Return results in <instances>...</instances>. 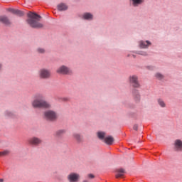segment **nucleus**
<instances>
[{
  "instance_id": "obj_6",
  "label": "nucleus",
  "mask_w": 182,
  "mask_h": 182,
  "mask_svg": "<svg viewBox=\"0 0 182 182\" xmlns=\"http://www.w3.org/2000/svg\"><path fill=\"white\" fill-rule=\"evenodd\" d=\"M129 85L132 87H133L132 92H136L137 90V76L136 75H131L129 77Z\"/></svg>"
},
{
  "instance_id": "obj_27",
  "label": "nucleus",
  "mask_w": 182,
  "mask_h": 182,
  "mask_svg": "<svg viewBox=\"0 0 182 182\" xmlns=\"http://www.w3.org/2000/svg\"><path fill=\"white\" fill-rule=\"evenodd\" d=\"M138 54H139L141 55H144V56H146L147 55V53H146V52L139 53Z\"/></svg>"
},
{
  "instance_id": "obj_11",
  "label": "nucleus",
  "mask_w": 182,
  "mask_h": 182,
  "mask_svg": "<svg viewBox=\"0 0 182 182\" xmlns=\"http://www.w3.org/2000/svg\"><path fill=\"white\" fill-rule=\"evenodd\" d=\"M116 173H117L115 175L116 178H120V177H123V176L126 174V170H124V168H119L116 170Z\"/></svg>"
},
{
  "instance_id": "obj_16",
  "label": "nucleus",
  "mask_w": 182,
  "mask_h": 182,
  "mask_svg": "<svg viewBox=\"0 0 182 182\" xmlns=\"http://www.w3.org/2000/svg\"><path fill=\"white\" fill-rule=\"evenodd\" d=\"M59 11H66L68 9V6L63 3H61L57 6Z\"/></svg>"
},
{
  "instance_id": "obj_9",
  "label": "nucleus",
  "mask_w": 182,
  "mask_h": 182,
  "mask_svg": "<svg viewBox=\"0 0 182 182\" xmlns=\"http://www.w3.org/2000/svg\"><path fill=\"white\" fill-rule=\"evenodd\" d=\"M0 22L4 25H6V26L12 24V22H11V20L6 16H0Z\"/></svg>"
},
{
  "instance_id": "obj_26",
  "label": "nucleus",
  "mask_w": 182,
  "mask_h": 182,
  "mask_svg": "<svg viewBox=\"0 0 182 182\" xmlns=\"http://www.w3.org/2000/svg\"><path fill=\"white\" fill-rule=\"evenodd\" d=\"M144 2V0H137V4H141Z\"/></svg>"
},
{
  "instance_id": "obj_1",
  "label": "nucleus",
  "mask_w": 182,
  "mask_h": 182,
  "mask_svg": "<svg viewBox=\"0 0 182 182\" xmlns=\"http://www.w3.org/2000/svg\"><path fill=\"white\" fill-rule=\"evenodd\" d=\"M33 109H50V104L45 100V96L42 94H37L31 102Z\"/></svg>"
},
{
  "instance_id": "obj_10",
  "label": "nucleus",
  "mask_w": 182,
  "mask_h": 182,
  "mask_svg": "<svg viewBox=\"0 0 182 182\" xmlns=\"http://www.w3.org/2000/svg\"><path fill=\"white\" fill-rule=\"evenodd\" d=\"M79 178L80 176L77 173H71L68 176V179L70 182H77L79 181Z\"/></svg>"
},
{
  "instance_id": "obj_30",
  "label": "nucleus",
  "mask_w": 182,
  "mask_h": 182,
  "mask_svg": "<svg viewBox=\"0 0 182 182\" xmlns=\"http://www.w3.org/2000/svg\"><path fill=\"white\" fill-rule=\"evenodd\" d=\"M134 130H137V127L136 126H134Z\"/></svg>"
},
{
  "instance_id": "obj_15",
  "label": "nucleus",
  "mask_w": 182,
  "mask_h": 182,
  "mask_svg": "<svg viewBox=\"0 0 182 182\" xmlns=\"http://www.w3.org/2000/svg\"><path fill=\"white\" fill-rule=\"evenodd\" d=\"M105 142L106 144L112 145L113 144V141H114V139H113V136H107L105 138Z\"/></svg>"
},
{
  "instance_id": "obj_25",
  "label": "nucleus",
  "mask_w": 182,
  "mask_h": 182,
  "mask_svg": "<svg viewBox=\"0 0 182 182\" xmlns=\"http://www.w3.org/2000/svg\"><path fill=\"white\" fill-rule=\"evenodd\" d=\"M132 2L134 6H137V0H132Z\"/></svg>"
},
{
  "instance_id": "obj_19",
  "label": "nucleus",
  "mask_w": 182,
  "mask_h": 182,
  "mask_svg": "<svg viewBox=\"0 0 182 182\" xmlns=\"http://www.w3.org/2000/svg\"><path fill=\"white\" fill-rule=\"evenodd\" d=\"M158 105L161 107V108H166V105L164 100L163 99H158L157 100Z\"/></svg>"
},
{
  "instance_id": "obj_17",
  "label": "nucleus",
  "mask_w": 182,
  "mask_h": 182,
  "mask_svg": "<svg viewBox=\"0 0 182 182\" xmlns=\"http://www.w3.org/2000/svg\"><path fill=\"white\" fill-rule=\"evenodd\" d=\"M65 133H66V131L65 129H59L55 132V136L56 137H60V136H63V134H65Z\"/></svg>"
},
{
  "instance_id": "obj_29",
  "label": "nucleus",
  "mask_w": 182,
  "mask_h": 182,
  "mask_svg": "<svg viewBox=\"0 0 182 182\" xmlns=\"http://www.w3.org/2000/svg\"><path fill=\"white\" fill-rule=\"evenodd\" d=\"M7 116H12V113L8 112Z\"/></svg>"
},
{
  "instance_id": "obj_13",
  "label": "nucleus",
  "mask_w": 182,
  "mask_h": 182,
  "mask_svg": "<svg viewBox=\"0 0 182 182\" xmlns=\"http://www.w3.org/2000/svg\"><path fill=\"white\" fill-rule=\"evenodd\" d=\"M151 46V43H150V41H139V47L142 49H146L147 48H149V46Z\"/></svg>"
},
{
  "instance_id": "obj_33",
  "label": "nucleus",
  "mask_w": 182,
  "mask_h": 182,
  "mask_svg": "<svg viewBox=\"0 0 182 182\" xmlns=\"http://www.w3.org/2000/svg\"><path fill=\"white\" fill-rule=\"evenodd\" d=\"M0 182H4V179H0Z\"/></svg>"
},
{
  "instance_id": "obj_20",
  "label": "nucleus",
  "mask_w": 182,
  "mask_h": 182,
  "mask_svg": "<svg viewBox=\"0 0 182 182\" xmlns=\"http://www.w3.org/2000/svg\"><path fill=\"white\" fill-rule=\"evenodd\" d=\"M106 136V133L100 132L97 133V136L100 139V140H105V136Z\"/></svg>"
},
{
  "instance_id": "obj_34",
  "label": "nucleus",
  "mask_w": 182,
  "mask_h": 182,
  "mask_svg": "<svg viewBox=\"0 0 182 182\" xmlns=\"http://www.w3.org/2000/svg\"><path fill=\"white\" fill-rule=\"evenodd\" d=\"M82 182H89V181H87L85 180V181H83Z\"/></svg>"
},
{
  "instance_id": "obj_21",
  "label": "nucleus",
  "mask_w": 182,
  "mask_h": 182,
  "mask_svg": "<svg viewBox=\"0 0 182 182\" xmlns=\"http://www.w3.org/2000/svg\"><path fill=\"white\" fill-rule=\"evenodd\" d=\"M155 77L159 80H162L163 79H164V75H163V74L160 73H156L155 75Z\"/></svg>"
},
{
  "instance_id": "obj_24",
  "label": "nucleus",
  "mask_w": 182,
  "mask_h": 182,
  "mask_svg": "<svg viewBox=\"0 0 182 182\" xmlns=\"http://www.w3.org/2000/svg\"><path fill=\"white\" fill-rule=\"evenodd\" d=\"M128 56H131V58L136 59L137 54L136 53H132L131 54L128 55Z\"/></svg>"
},
{
  "instance_id": "obj_4",
  "label": "nucleus",
  "mask_w": 182,
  "mask_h": 182,
  "mask_svg": "<svg viewBox=\"0 0 182 182\" xmlns=\"http://www.w3.org/2000/svg\"><path fill=\"white\" fill-rule=\"evenodd\" d=\"M44 119H46V120H48L49 122H53L58 119V115L56 114V112L52 110L46 111L44 112Z\"/></svg>"
},
{
  "instance_id": "obj_18",
  "label": "nucleus",
  "mask_w": 182,
  "mask_h": 182,
  "mask_svg": "<svg viewBox=\"0 0 182 182\" xmlns=\"http://www.w3.org/2000/svg\"><path fill=\"white\" fill-rule=\"evenodd\" d=\"M84 19H87L88 21H91V19H93V15L90 13H85L83 14Z\"/></svg>"
},
{
  "instance_id": "obj_31",
  "label": "nucleus",
  "mask_w": 182,
  "mask_h": 182,
  "mask_svg": "<svg viewBox=\"0 0 182 182\" xmlns=\"http://www.w3.org/2000/svg\"><path fill=\"white\" fill-rule=\"evenodd\" d=\"M63 100L68 101V100H69V99H68V98H63Z\"/></svg>"
},
{
  "instance_id": "obj_22",
  "label": "nucleus",
  "mask_w": 182,
  "mask_h": 182,
  "mask_svg": "<svg viewBox=\"0 0 182 182\" xmlns=\"http://www.w3.org/2000/svg\"><path fill=\"white\" fill-rule=\"evenodd\" d=\"M9 150H6V151H1L0 152V156H8V154H9Z\"/></svg>"
},
{
  "instance_id": "obj_2",
  "label": "nucleus",
  "mask_w": 182,
  "mask_h": 182,
  "mask_svg": "<svg viewBox=\"0 0 182 182\" xmlns=\"http://www.w3.org/2000/svg\"><path fill=\"white\" fill-rule=\"evenodd\" d=\"M28 18L27 19V23L31 28H34L36 29H39L41 28H43V24L39 21L42 18L41 16L37 14L36 13L29 12L27 14Z\"/></svg>"
},
{
  "instance_id": "obj_8",
  "label": "nucleus",
  "mask_w": 182,
  "mask_h": 182,
  "mask_svg": "<svg viewBox=\"0 0 182 182\" xmlns=\"http://www.w3.org/2000/svg\"><path fill=\"white\" fill-rule=\"evenodd\" d=\"M28 144L31 146H39L42 143V139L36 137V136H33L30 138L28 140Z\"/></svg>"
},
{
  "instance_id": "obj_12",
  "label": "nucleus",
  "mask_w": 182,
  "mask_h": 182,
  "mask_svg": "<svg viewBox=\"0 0 182 182\" xmlns=\"http://www.w3.org/2000/svg\"><path fill=\"white\" fill-rule=\"evenodd\" d=\"M9 12H11V14H14L15 15H18V16H23L24 13L23 11L18 10V9H8Z\"/></svg>"
},
{
  "instance_id": "obj_5",
  "label": "nucleus",
  "mask_w": 182,
  "mask_h": 182,
  "mask_svg": "<svg viewBox=\"0 0 182 182\" xmlns=\"http://www.w3.org/2000/svg\"><path fill=\"white\" fill-rule=\"evenodd\" d=\"M57 73L59 75H72V70L66 65L60 66L57 70Z\"/></svg>"
},
{
  "instance_id": "obj_28",
  "label": "nucleus",
  "mask_w": 182,
  "mask_h": 182,
  "mask_svg": "<svg viewBox=\"0 0 182 182\" xmlns=\"http://www.w3.org/2000/svg\"><path fill=\"white\" fill-rule=\"evenodd\" d=\"M88 177H89L90 178H95V176H93V174H89V175H88Z\"/></svg>"
},
{
  "instance_id": "obj_14",
  "label": "nucleus",
  "mask_w": 182,
  "mask_h": 182,
  "mask_svg": "<svg viewBox=\"0 0 182 182\" xmlns=\"http://www.w3.org/2000/svg\"><path fill=\"white\" fill-rule=\"evenodd\" d=\"M73 137L75 139V140H76V141H77V143H81V141L83 140V136L77 133H74L73 134Z\"/></svg>"
},
{
  "instance_id": "obj_3",
  "label": "nucleus",
  "mask_w": 182,
  "mask_h": 182,
  "mask_svg": "<svg viewBox=\"0 0 182 182\" xmlns=\"http://www.w3.org/2000/svg\"><path fill=\"white\" fill-rule=\"evenodd\" d=\"M50 76H52L50 70L46 68H42L38 71V77L40 79H50Z\"/></svg>"
},
{
  "instance_id": "obj_23",
  "label": "nucleus",
  "mask_w": 182,
  "mask_h": 182,
  "mask_svg": "<svg viewBox=\"0 0 182 182\" xmlns=\"http://www.w3.org/2000/svg\"><path fill=\"white\" fill-rule=\"evenodd\" d=\"M36 50L38 53H45V52H46V50L43 48H38Z\"/></svg>"
},
{
  "instance_id": "obj_7",
  "label": "nucleus",
  "mask_w": 182,
  "mask_h": 182,
  "mask_svg": "<svg viewBox=\"0 0 182 182\" xmlns=\"http://www.w3.org/2000/svg\"><path fill=\"white\" fill-rule=\"evenodd\" d=\"M173 150L176 152H182V140L176 139L174 141Z\"/></svg>"
},
{
  "instance_id": "obj_32",
  "label": "nucleus",
  "mask_w": 182,
  "mask_h": 182,
  "mask_svg": "<svg viewBox=\"0 0 182 182\" xmlns=\"http://www.w3.org/2000/svg\"><path fill=\"white\" fill-rule=\"evenodd\" d=\"M2 69V64H0V70Z\"/></svg>"
}]
</instances>
